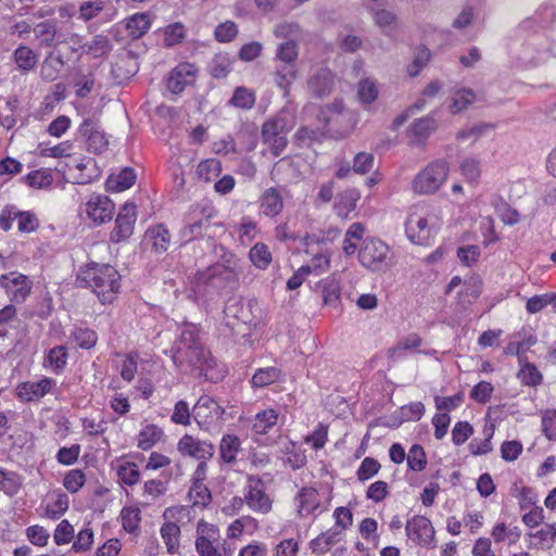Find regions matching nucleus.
I'll list each match as a JSON object with an SVG mask.
<instances>
[{
	"label": "nucleus",
	"instance_id": "15",
	"mask_svg": "<svg viewBox=\"0 0 556 556\" xmlns=\"http://www.w3.org/2000/svg\"><path fill=\"white\" fill-rule=\"evenodd\" d=\"M178 452L184 456L192 457L197 460H208L214 456V445L205 440H200L191 434H185L177 444Z\"/></svg>",
	"mask_w": 556,
	"mask_h": 556
},
{
	"label": "nucleus",
	"instance_id": "27",
	"mask_svg": "<svg viewBox=\"0 0 556 556\" xmlns=\"http://www.w3.org/2000/svg\"><path fill=\"white\" fill-rule=\"evenodd\" d=\"M281 370L276 366H269L258 368L252 376L250 383L253 389L266 388L275 382H278L281 378Z\"/></svg>",
	"mask_w": 556,
	"mask_h": 556
},
{
	"label": "nucleus",
	"instance_id": "17",
	"mask_svg": "<svg viewBox=\"0 0 556 556\" xmlns=\"http://www.w3.org/2000/svg\"><path fill=\"white\" fill-rule=\"evenodd\" d=\"M197 67L191 63H180L173 68L167 78V89L175 94L181 93L185 88L192 85L197 76Z\"/></svg>",
	"mask_w": 556,
	"mask_h": 556
},
{
	"label": "nucleus",
	"instance_id": "39",
	"mask_svg": "<svg viewBox=\"0 0 556 556\" xmlns=\"http://www.w3.org/2000/svg\"><path fill=\"white\" fill-rule=\"evenodd\" d=\"M22 486V477L14 471H7L0 468V491L9 496L16 495Z\"/></svg>",
	"mask_w": 556,
	"mask_h": 556
},
{
	"label": "nucleus",
	"instance_id": "34",
	"mask_svg": "<svg viewBox=\"0 0 556 556\" xmlns=\"http://www.w3.org/2000/svg\"><path fill=\"white\" fill-rule=\"evenodd\" d=\"M36 38L40 40L42 47H54L56 45V22L55 21H43L35 25L33 28Z\"/></svg>",
	"mask_w": 556,
	"mask_h": 556
},
{
	"label": "nucleus",
	"instance_id": "54",
	"mask_svg": "<svg viewBox=\"0 0 556 556\" xmlns=\"http://www.w3.org/2000/svg\"><path fill=\"white\" fill-rule=\"evenodd\" d=\"M119 480L126 485H135L140 480V471L135 463L126 462L116 468Z\"/></svg>",
	"mask_w": 556,
	"mask_h": 556
},
{
	"label": "nucleus",
	"instance_id": "12",
	"mask_svg": "<svg viewBox=\"0 0 556 556\" xmlns=\"http://www.w3.org/2000/svg\"><path fill=\"white\" fill-rule=\"evenodd\" d=\"M114 211L115 204L105 194L93 193L85 204V213L94 225L112 220Z\"/></svg>",
	"mask_w": 556,
	"mask_h": 556
},
{
	"label": "nucleus",
	"instance_id": "64",
	"mask_svg": "<svg viewBox=\"0 0 556 556\" xmlns=\"http://www.w3.org/2000/svg\"><path fill=\"white\" fill-rule=\"evenodd\" d=\"M542 431L548 440H556V409L543 414Z\"/></svg>",
	"mask_w": 556,
	"mask_h": 556
},
{
	"label": "nucleus",
	"instance_id": "49",
	"mask_svg": "<svg viewBox=\"0 0 556 556\" xmlns=\"http://www.w3.org/2000/svg\"><path fill=\"white\" fill-rule=\"evenodd\" d=\"M323 299L328 306L338 307L340 304L341 287L337 279H326L323 283Z\"/></svg>",
	"mask_w": 556,
	"mask_h": 556
},
{
	"label": "nucleus",
	"instance_id": "38",
	"mask_svg": "<svg viewBox=\"0 0 556 556\" xmlns=\"http://www.w3.org/2000/svg\"><path fill=\"white\" fill-rule=\"evenodd\" d=\"M161 536L167 547L169 554H174L179 547L180 528L172 521L163 523L161 527Z\"/></svg>",
	"mask_w": 556,
	"mask_h": 556
},
{
	"label": "nucleus",
	"instance_id": "37",
	"mask_svg": "<svg viewBox=\"0 0 556 556\" xmlns=\"http://www.w3.org/2000/svg\"><path fill=\"white\" fill-rule=\"evenodd\" d=\"M375 24L384 33L390 34V31L394 28V24L396 22V15L386 9L376 8L374 5L368 8Z\"/></svg>",
	"mask_w": 556,
	"mask_h": 556
},
{
	"label": "nucleus",
	"instance_id": "14",
	"mask_svg": "<svg viewBox=\"0 0 556 556\" xmlns=\"http://www.w3.org/2000/svg\"><path fill=\"white\" fill-rule=\"evenodd\" d=\"M0 287L11 295V301L22 303L29 295L33 283L26 275L12 271L0 277Z\"/></svg>",
	"mask_w": 556,
	"mask_h": 556
},
{
	"label": "nucleus",
	"instance_id": "53",
	"mask_svg": "<svg viewBox=\"0 0 556 556\" xmlns=\"http://www.w3.org/2000/svg\"><path fill=\"white\" fill-rule=\"evenodd\" d=\"M123 528L128 533H135L139 529L141 511L138 507H124L121 511Z\"/></svg>",
	"mask_w": 556,
	"mask_h": 556
},
{
	"label": "nucleus",
	"instance_id": "58",
	"mask_svg": "<svg viewBox=\"0 0 556 556\" xmlns=\"http://www.w3.org/2000/svg\"><path fill=\"white\" fill-rule=\"evenodd\" d=\"M518 378L525 386L536 387L542 382V375L538 368L527 363L518 372Z\"/></svg>",
	"mask_w": 556,
	"mask_h": 556
},
{
	"label": "nucleus",
	"instance_id": "24",
	"mask_svg": "<svg viewBox=\"0 0 556 556\" xmlns=\"http://www.w3.org/2000/svg\"><path fill=\"white\" fill-rule=\"evenodd\" d=\"M170 232L164 224L149 227L146 231V239L152 242L156 253H164L170 245Z\"/></svg>",
	"mask_w": 556,
	"mask_h": 556
},
{
	"label": "nucleus",
	"instance_id": "16",
	"mask_svg": "<svg viewBox=\"0 0 556 556\" xmlns=\"http://www.w3.org/2000/svg\"><path fill=\"white\" fill-rule=\"evenodd\" d=\"M406 534L414 543L427 546L434 540V529L431 521L425 516H414L406 522Z\"/></svg>",
	"mask_w": 556,
	"mask_h": 556
},
{
	"label": "nucleus",
	"instance_id": "56",
	"mask_svg": "<svg viewBox=\"0 0 556 556\" xmlns=\"http://www.w3.org/2000/svg\"><path fill=\"white\" fill-rule=\"evenodd\" d=\"M431 53L430 50L425 47L420 46L416 49L414 60L412 64L408 65L407 72L409 76L415 77L419 74V72L428 64L430 60Z\"/></svg>",
	"mask_w": 556,
	"mask_h": 556
},
{
	"label": "nucleus",
	"instance_id": "22",
	"mask_svg": "<svg viewBox=\"0 0 556 556\" xmlns=\"http://www.w3.org/2000/svg\"><path fill=\"white\" fill-rule=\"evenodd\" d=\"M258 203L261 213L269 218L277 217L285 206L282 194L275 187L265 189L258 199Z\"/></svg>",
	"mask_w": 556,
	"mask_h": 556
},
{
	"label": "nucleus",
	"instance_id": "47",
	"mask_svg": "<svg viewBox=\"0 0 556 556\" xmlns=\"http://www.w3.org/2000/svg\"><path fill=\"white\" fill-rule=\"evenodd\" d=\"M298 55L299 47L296 41L287 40L277 47L275 58L280 61L281 64H295Z\"/></svg>",
	"mask_w": 556,
	"mask_h": 556
},
{
	"label": "nucleus",
	"instance_id": "46",
	"mask_svg": "<svg viewBox=\"0 0 556 556\" xmlns=\"http://www.w3.org/2000/svg\"><path fill=\"white\" fill-rule=\"evenodd\" d=\"M13 214V218L17 220V228L21 232H33L36 231L39 227V220L35 213L29 211H20L15 206V213Z\"/></svg>",
	"mask_w": 556,
	"mask_h": 556
},
{
	"label": "nucleus",
	"instance_id": "11",
	"mask_svg": "<svg viewBox=\"0 0 556 556\" xmlns=\"http://www.w3.org/2000/svg\"><path fill=\"white\" fill-rule=\"evenodd\" d=\"M78 134L85 139L87 150L99 154L108 149L109 140L99 121L86 118L78 127Z\"/></svg>",
	"mask_w": 556,
	"mask_h": 556
},
{
	"label": "nucleus",
	"instance_id": "60",
	"mask_svg": "<svg viewBox=\"0 0 556 556\" xmlns=\"http://www.w3.org/2000/svg\"><path fill=\"white\" fill-rule=\"evenodd\" d=\"M74 539V527L68 520L63 519L55 528L53 540L56 545H64Z\"/></svg>",
	"mask_w": 556,
	"mask_h": 556
},
{
	"label": "nucleus",
	"instance_id": "50",
	"mask_svg": "<svg viewBox=\"0 0 556 556\" xmlns=\"http://www.w3.org/2000/svg\"><path fill=\"white\" fill-rule=\"evenodd\" d=\"M239 34L238 25L232 21L219 23L214 29V38L220 43H229Z\"/></svg>",
	"mask_w": 556,
	"mask_h": 556
},
{
	"label": "nucleus",
	"instance_id": "26",
	"mask_svg": "<svg viewBox=\"0 0 556 556\" xmlns=\"http://www.w3.org/2000/svg\"><path fill=\"white\" fill-rule=\"evenodd\" d=\"M136 173L130 167L123 168L116 176L111 175L106 180V190L121 192L130 188L136 181Z\"/></svg>",
	"mask_w": 556,
	"mask_h": 556
},
{
	"label": "nucleus",
	"instance_id": "23",
	"mask_svg": "<svg viewBox=\"0 0 556 556\" xmlns=\"http://www.w3.org/2000/svg\"><path fill=\"white\" fill-rule=\"evenodd\" d=\"M12 60L16 68L23 73L34 71L38 64V54L28 46L20 45L12 54Z\"/></svg>",
	"mask_w": 556,
	"mask_h": 556
},
{
	"label": "nucleus",
	"instance_id": "45",
	"mask_svg": "<svg viewBox=\"0 0 556 556\" xmlns=\"http://www.w3.org/2000/svg\"><path fill=\"white\" fill-rule=\"evenodd\" d=\"M320 240L316 238L314 235H306L303 239V243L306 247V253L313 254V267L315 270H318L319 273L324 271L328 265H329V256L324 254L321 251H316V253H313V251L309 250L311 245L314 243L318 244Z\"/></svg>",
	"mask_w": 556,
	"mask_h": 556
},
{
	"label": "nucleus",
	"instance_id": "1",
	"mask_svg": "<svg viewBox=\"0 0 556 556\" xmlns=\"http://www.w3.org/2000/svg\"><path fill=\"white\" fill-rule=\"evenodd\" d=\"M222 260L195 273L193 283L199 291L210 294L238 288L240 275L238 261L232 253H225Z\"/></svg>",
	"mask_w": 556,
	"mask_h": 556
},
{
	"label": "nucleus",
	"instance_id": "42",
	"mask_svg": "<svg viewBox=\"0 0 556 556\" xmlns=\"http://www.w3.org/2000/svg\"><path fill=\"white\" fill-rule=\"evenodd\" d=\"M26 185L36 189L48 188L53 182L52 170L49 168H41L28 173L24 178Z\"/></svg>",
	"mask_w": 556,
	"mask_h": 556
},
{
	"label": "nucleus",
	"instance_id": "21",
	"mask_svg": "<svg viewBox=\"0 0 556 556\" xmlns=\"http://www.w3.org/2000/svg\"><path fill=\"white\" fill-rule=\"evenodd\" d=\"M438 122L433 113L415 119L408 128L410 143L414 146H422L428 138L437 130Z\"/></svg>",
	"mask_w": 556,
	"mask_h": 556
},
{
	"label": "nucleus",
	"instance_id": "57",
	"mask_svg": "<svg viewBox=\"0 0 556 556\" xmlns=\"http://www.w3.org/2000/svg\"><path fill=\"white\" fill-rule=\"evenodd\" d=\"M72 337L76 344L85 350L93 348L98 341L97 332L89 328H76Z\"/></svg>",
	"mask_w": 556,
	"mask_h": 556
},
{
	"label": "nucleus",
	"instance_id": "63",
	"mask_svg": "<svg viewBox=\"0 0 556 556\" xmlns=\"http://www.w3.org/2000/svg\"><path fill=\"white\" fill-rule=\"evenodd\" d=\"M93 543V532L90 528L81 529L72 545V549L76 553H84L91 548Z\"/></svg>",
	"mask_w": 556,
	"mask_h": 556
},
{
	"label": "nucleus",
	"instance_id": "59",
	"mask_svg": "<svg viewBox=\"0 0 556 556\" xmlns=\"http://www.w3.org/2000/svg\"><path fill=\"white\" fill-rule=\"evenodd\" d=\"M380 463L372 457H365L361 463L356 476L359 481H366L372 478L380 470Z\"/></svg>",
	"mask_w": 556,
	"mask_h": 556
},
{
	"label": "nucleus",
	"instance_id": "48",
	"mask_svg": "<svg viewBox=\"0 0 556 556\" xmlns=\"http://www.w3.org/2000/svg\"><path fill=\"white\" fill-rule=\"evenodd\" d=\"M222 172V164L216 159L204 160L199 163L197 167V174L200 179L205 182H210L219 176Z\"/></svg>",
	"mask_w": 556,
	"mask_h": 556
},
{
	"label": "nucleus",
	"instance_id": "10",
	"mask_svg": "<svg viewBox=\"0 0 556 556\" xmlns=\"http://www.w3.org/2000/svg\"><path fill=\"white\" fill-rule=\"evenodd\" d=\"M137 220V207L134 203L126 202L115 218V226L110 235L113 243L126 241L132 233Z\"/></svg>",
	"mask_w": 556,
	"mask_h": 556
},
{
	"label": "nucleus",
	"instance_id": "28",
	"mask_svg": "<svg viewBox=\"0 0 556 556\" xmlns=\"http://www.w3.org/2000/svg\"><path fill=\"white\" fill-rule=\"evenodd\" d=\"M113 49V45L105 35H96L89 42L80 46L83 53L92 55L93 58H102L108 55Z\"/></svg>",
	"mask_w": 556,
	"mask_h": 556
},
{
	"label": "nucleus",
	"instance_id": "25",
	"mask_svg": "<svg viewBox=\"0 0 556 556\" xmlns=\"http://www.w3.org/2000/svg\"><path fill=\"white\" fill-rule=\"evenodd\" d=\"M233 67V59L229 53H216L207 64V71L213 78L222 79L227 77Z\"/></svg>",
	"mask_w": 556,
	"mask_h": 556
},
{
	"label": "nucleus",
	"instance_id": "40",
	"mask_svg": "<svg viewBox=\"0 0 556 556\" xmlns=\"http://www.w3.org/2000/svg\"><path fill=\"white\" fill-rule=\"evenodd\" d=\"M276 38L296 41L303 34V29L298 22L283 21L278 23L273 30Z\"/></svg>",
	"mask_w": 556,
	"mask_h": 556
},
{
	"label": "nucleus",
	"instance_id": "7",
	"mask_svg": "<svg viewBox=\"0 0 556 556\" xmlns=\"http://www.w3.org/2000/svg\"><path fill=\"white\" fill-rule=\"evenodd\" d=\"M361 264L371 271H386L390 267V248L376 238H366L358 251Z\"/></svg>",
	"mask_w": 556,
	"mask_h": 556
},
{
	"label": "nucleus",
	"instance_id": "5",
	"mask_svg": "<svg viewBox=\"0 0 556 556\" xmlns=\"http://www.w3.org/2000/svg\"><path fill=\"white\" fill-rule=\"evenodd\" d=\"M430 217L431 214L426 205L416 204L412 207L405 222V232L413 243L420 245L429 244L430 239L435 233L434 227L430 223Z\"/></svg>",
	"mask_w": 556,
	"mask_h": 556
},
{
	"label": "nucleus",
	"instance_id": "36",
	"mask_svg": "<svg viewBox=\"0 0 556 556\" xmlns=\"http://www.w3.org/2000/svg\"><path fill=\"white\" fill-rule=\"evenodd\" d=\"M278 414L275 409L268 408L257 413L253 419L252 429L257 434H266L276 426Z\"/></svg>",
	"mask_w": 556,
	"mask_h": 556
},
{
	"label": "nucleus",
	"instance_id": "44",
	"mask_svg": "<svg viewBox=\"0 0 556 556\" xmlns=\"http://www.w3.org/2000/svg\"><path fill=\"white\" fill-rule=\"evenodd\" d=\"M255 93L247 87H237L229 100V105L242 110H250L255 104Z\"/></svg>",
	"mask_w": 556,
	"mask_h": 556
},
{
	"label": "nucleus",
	"instance_id": "55",
	"mask_svg": "<svg viewBox=\"0 0 556 556\" xmlns=\"http://www.w3.org/2000/svg\"><path fill=\"white\" fill-rule=\"evenodd\" d=\"M459 169L462 175L469 182H477L481 176V163L478 159L467 157L460 165Z\"/></svg>",
	"mask_w": 556,
	"mask_h": 556
},
{
	"label": "nucleus",
	"instance_id": "61",
	"mask_svg": "<svg viewBox=\"0 0 556 556\" xmlns=\"http://www.w3.org/2000/svg\"><path fill=\"white\" fill-rule=\"evenodd\" d=\"M85 481L86 476L84 471L80 469H73L64 477L63 484L68 492L76 493L83 488Z\"/></svg>",
	"mask_w": 556,
	"mask_h": 556
},
{
	"label": "nucleus",
	"instance_id": "20",
	"mask_svg": "<svg viewBox=\"0 0 556 556\" xmlns=\"http://www.w3.org/2000/svg\"><path fill=\"white\" fill-rule=\"evenodd\" d=\"M333 86L334 76L329 68H319L307 79V90L317 99L328 97Z\"/></svg>",
	"mask_w": 556,
	"mask_h": 556
},
{
	"label": "nucleus",
	"instance_id": "41",
	"mask_svg": "<svg viewBox=\"0 0 556 556\" xmlns=\"http://www.w3.org/2000/svg\"><path fill=\"white\" fill-rule=\"evenodd\" d=\"M67 350L63 345L52 348L46 359V366H49L55 374H60L66 366L67 363Z\"/></svg>",
	"mask_w": 556,
	"mask_h": 556
},
{
	"label": "nucleus",
	"instance_id": "30",
	"mask_svg": "<svg viewBox=\"0 0 556 556\" xmlns=\"http://www.w3.org/2000/svg\"><path fill=\"white\" fill-rule=\"evenodd\" d=\"M63 66V56L54 52H49L41 64V78L48 81L55 80Z\"/></svg>",
	"mask_w": 556,
	"mask_h": 556
},
{
	"label": "nucleus",
	"instance_id": "8",
	"mask_svg": "<svg viewBox=\"0 0 556 556\" xmlns=\"http://www.w3.org/2000/svg\"><path fill=\"white\" fill-rule=\"evenodd\" d=\"M172 358L178 368H197L207 376V370L213 368L215 359L205 352L202 344L190 348H172Z\"/></svg>",
	"mask_w": 556,
	"mask_h": 556
},
{
	"label": "nucleus",
	"instance_id": "31",
	"mask_svg": "<svg viewBox=\"0 0 556 556\" xmlns=\"http://www.w3.org/2000/svg\"><path fill=\"white\" fill-rule=\"evenodd\" d=\"M298 70L295 64H280L275 71V83L277 87L283 90L285 96L289 94V90L293 81L296 79Z\"/></svg>",
	"mask_w": 556,
	"mask_h": 556
},
{
	"label": "nucleus",
	"instance_id": "3",
	"mask_svg": "<svg viewBox=\"0 0 556 556\" xmlns=\"http://www.w3.org/2000/svg\"><path fill=\"white\" fill-rule=\"evenodd\" d=\"M294 125V116L286 110L278 112L263 124L262 139L274 156H279L287 148V136Z\"/></svg>",
	"mask_w": 556,
	"mask_h": 556
},
{
	"label": "nucleus",
	"instance_id": "32",
	"mask_svg": "<svg viewBox=\"0 0 556 556\" xmlns=\"http://www.w3.org/2000/svg\"><path fill=\"white\" fill-rule=\"evenodd\" d=\"M241 450V441L235 434L223 435L219 443V453L223 462L232 464L237 459V454Z\"/></svg>",
	"mask_w": 556,
	"mask_h": 556
},
{
	"label": "nucleus",
	"instance_id": "62",
	"mask_svg": "<svg viewBox=\"0 0 556 556\" xmlns=\"http://www.w3.org/2000/svg\"><path fill=\"white\" fill-rule=\"evenodd\" d=\"M26 536L31 544L42 547L48 544L50 533L42 526L34 525L26 529Z\"/></svg>",
	"mask_w": 556,
	"mask_h": 556
},
{
	"label": "nucleus",
	"instance_id": "19",
	"mask_svg": "<svg viewBox=\"0 0 556 556\" xmlns=\"http://www.w3.org/2000/svg\"><path fill=\"white\" fill-rule=\"evenodd\" d=\"M54 386L55 381L52 378L22 382L16 387V396L24 402L36 401L49 393Z\"/></svg>",
	"mask_w": 556,
	"mask_h": 556
},
{
	"label": "nucleus",
	"instance_id": "18",
	"mask_svg": "<svg viewBox=\"0 0 556 556\" xmlns=\"http://www.w3.org/2000/svg\"><path fill=\"white\" fill-rule=\"evenodd\" d=\"M225 409L210 395H202L192 409L195 421L202 426L223 417Z\"/></svg>",
	"mask_w": 556,
	"mask_h": 556
},
{
	"label": "nucleus",
	"instance_id": "9",
	"mask_svg": "<svg viewBox=\"0 0 556 556\" xmlns=\"http://www.w3.org/2000/svg\"><path fill=\"white\" fill-rule=\"evenodd\" d=\"M215 215V208L208 204L202 205L199 211L193 210L186 225L179 230L180 244L202 238Z\"/></svg>",
	"mask_w": 556,
	"mask_h": 556
},
{
	"label": "nucleus",
	"instance_id": "2",
	"mask_svg": "<svg viewBox=\"0 0 556 556\" xmlns=\"http://www.w3.org/2000/svg\"><path fill=\"white\" fill-rule=\"evenodd\" d=\"M121 274L109 264L91 263L77 276L80 287L89 288L102 304L112 303L121 290Z\"/></svg>",
	"mask_w": 556,
	"mask_h": 556
},
{
	"label": "nucleus",
	"instance_id": "35",
	"mask_svg": "<svg viewBox=\"0 0 556 556\" xmlns=\"http://www.w3.org/2000/svg\"><path fill=\"white\" fill-rule=\"evenodd\" d=\"M162 435L163 431L156 425H147L137 437V446L142 451H148L161 440Z\"/></svg>",
	"mask_w": 556,
	"mask_h": 556
},
{
	"label": "nucleus",
	"instance_id": "52",
	"mask_svg": "<svg viewBox=\"0 0 556 556\" xmlns=\"http://www.w3.org/2000/svg\"><path fill=\"white\" fill-rule=\"evenodd\" d=\"M407 466L410 470L419 472L427 466V456L425 448L419 444H414L407 454Z\"/></svg>",
	"mask_w": 556,
	"mask_h": 556
},
{
	"label": "nucleus",
	"instance_id": "13",
	"mask_svg": "<svg viewBox=\"0 0 556 556\" xmlns=\"http://www.w3.org/2000/svg\"><path fill=\"white\" fill-rule=\"evenodd\" d=\"M245 490V503L253 511L262 514L270 511L271 500L265 493V484L260 477L249 476Z\"/></svg>",
	"mask_w": 556,
	"mask_h": 556
},
{
	"label": "nucleus",
	"instance_id": "6",
	"mask_svg": "<svg viewBox=\"0 0 556 556\" xmlns=\"http://www.w3.org/2000/svg\"><path fill=\"white\" fill-rule=\"evenodd\" d=\"M448 164L444 160L429 163L420 170L412 182V189L418 194H433L445 182L448 175Z\"/></svg>",
	"mask_w": 556,
	"mask_h": 556
},
{
	"label": "nucleus",
	"instance_id": "43",
	"mask_svg": "<svg viewBox=\"0 0 556 556\" xmlns=\"http://www.w3.org/2000/svg\"><path fill=\"white\" fill-rule=\"evenodd\" d=\"M249 257L252 264L260 269H266L271 263V253L263 242H257L251 248Z\"/></svg>",
	"mask_w": 556,
	"mask_h": 556
},
{
	"label": "nucleus",
	"instance_id": "33",
	"mask_svg": "<svg viewBox=\"0 0 556 556\" xmlns=\"http://www.w3.org/2000/svg\"><path fill=\"white\" fill-rule=\"evenodd\" d=\"M299 502V514L306 515L315 511L319 507L318 492L312 486H304L300 490L296 496Z\"/></svg>",
	"mask_w": 556,
	"mask_h": 556
},
{
	"label": "nucleus",
	"instance_id": "29",
	"mask_svg": "<svg viewBox=\"0 0 556 556\" xmlns=\"http://www.w3.org/2000/svg\"><path fill=\"white\" fill-rule=\"evenodd\" d=\"M151 21L147 13H136L125 22V28L128 36L132 39L142 37L150 28Z\"/></svg>",
	"mask_w": 556,
	"mask_h": 556
},
{
	"label": "nucleus",
	"instance_id": "51",
	"mask_svg": "<svg viewBox=\"0 0 556 556\" xmlns=\"http://www.w3.org/2000/svg\"><path fill=\"white\" fill-rule=\"evenodd\" d=\"M476 99L471 89H459L452 97L450 110L452 114H457L468 108Z\"/></svg>",
	"mask_w": 556,
	"mask_h": 556
},
{
	"label": "nucleus",
	"instance_id": "4",
	"mask_svg": "<svg viewBox=\"0 0 556 556\" xmlns=\"http://www.w3.org/2000/svg\"><path fill=\"white\" fill-rule=\"evenodd\" d=\"M254 306V300L244 302L242 298H229L223 311L222 326L228 329L230 336H244L248 326L256 321Z\"/></svg>",
	"mask_w": 556,
	"mask_h": 556
}]
</instances>
